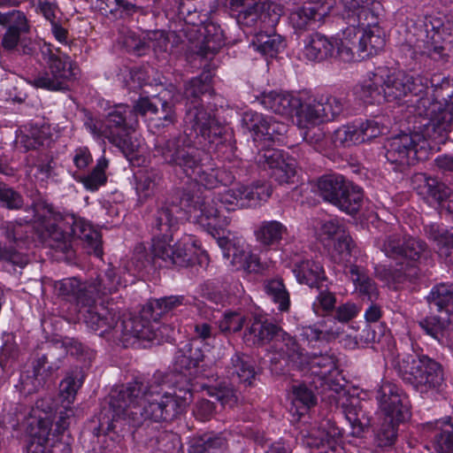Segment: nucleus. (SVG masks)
<instances>
[{
	"label": "nucleus",
	"instance_id": "1",
	"mask_svg": "<svg viewBox=\"0 0 453 453\" xmlns=\"http://www.w3.org/2000/svg\"><path fill=\"white\" fill-rule=\"evenodd\" d=\"M192 398L187 384L166 388L162 373H155L148 381L135 380L111 395L110 408L113 419H128L134 426L144 422H171L186 409Z\"/></svg>",
	"mask_w": 453,
	"mask_h": 453
},
{
	"label": "nucleus",
	"instance_id": "2",
	"mask_svg": "<svg viewBox=\"0 0 453 453\" xmlns=\"http://www.w3.org/2000/svg\"><path fill=\"white\" fill-rule=\"evenodd\" d=\"M178 197L161 202L157 205L154 215L152 227L155 231L152 239L150 254L146 253L145 247L142 244L134 249V258L144 267L150 262L158 266H188L190 265L199 247L197 239L193 235H184L174 244L173 242V230L177 226L186 206L188 203L189 196H184L180 198L179 204Z\"/></svg>",
	"mask_w": 453,
	"mask_h": 453
},
{
	"label": "nucleus",
	"instance_id": "3",
	"mask_svg": "<svg viewBox=\"0 0 453 453\" xmlns=\"http://www.w3.org/2000/svg\"><path fill=\"white\" fill-rule=\"evenodd\" d=\"M428 80L403 72L385 73L383 97L388 102L400 101L414 108L415 115L425 120V125L442 132L453 120V95L443 102L427 96Z\"/></svg>",
	"mask_w": 453,
	"mask_h": 453
},
{
	"label": "nucleus",
	"instance_id": "4",
	"mask_svg": "<svg viewBox=\"0 0 453 453\" xmlns=\"http://www.w3.org/2000/svg\"><path fill=\"white\" fill-rule=\"evenodd\" d=\"M196 140L194 136L177 135L157 143L154 155L206 188L231 183L234 175L226 174L213 164L203 163L208 157L195 148Z\"/></svg>",
	"mask_w": 453,
	"mask_h": 453
},
{
	"label": "nucleus",
	"instance_id": "5",
	"mask_svg": "<svg viewBox=\"0 0 453 453\" xmlns=\"http://www.w3.org/2000/svg\"><path fill=\"white\" fill-rule=\"evenodd\" d=\"M211 79L210 73H203L200 77L190 80L184 91L187 111L182 135L194 136L200 144L214 143L225 132V127L202 104L201 96L211 90Z\"/></svg>",
	"mask_w": 453,
	"mask_h": 453
},
{
	"label": "nucleus",
	"instance_id": "6",
	"mask_svg": "<svg viewBox=\"0 0 453 453\" xmlns=\"http://www.w3.org/2000/svg\"><path fill=\"white\" fill-rule=\"evenodd\" d=\"M138 123L131 106L119 104L110 107L102 121L88 118L84 125L94 136L107 139L127 157L138 149V143L130 135Z\"/></svg>",
	"mask_w": 453,
	"mask_h": 453
},
{
	"label": "nucleus",
	"instance_id": "7",
	"mask_svg": "<svg viewBox=\"0 0 453 453\" xmlns=\"http://www.w3.org/2000/svg\"><path fill=\"white\" fill-rule=\"evenodd\" d=\"M418 128H422V133L418 131L409 134L402 133L388 138L385 142V157L390 164L395 165V170H401L426 158L429 148L427 139H442L446 131L439 132L432 127H428L423 119L420 121Z\"/></svg>",
	"mask_w": 453,
	"mask_h": 453
},
{
	"label": "nucleus",
	"instance_id": "8",
	"mask_svg": "<svg viewBox=\"0 0 453 453\" xmlns=\"http://www.w3.org/2000/svg\"><path fill=\"white\" fill-rule=\"evenodd\" d=\"M375 244L387 257L401 266L397 270L400 273L396 276L398 281L402 276L412 279L418 275V263L426 250V244L422 240L395 232L379 237Z\"/></svg>",
	"mask_w": 453,
	"mask_h": 453
},
{
	"label": "nucleus",
	"instance_id": "9",
	"mask_svg": "<svg viewBox=\"0 0 453 453\" xmlns=\"http://www.w3.org/2000/svg\"><path fill=\"white\" fill-rule=\"evenodd\" d=\"M119 313L115 308L108 306L107 314L102 318V325L94 331L101 336L120 342L125 348L135 340L158 342V328H155L148 319L142 317L120 319Z\"/></svg>",
	"mask_w": 453,
	"mask_h": 453
},
{
	"label": "nucleus",
	"instance_id": "10",
	"mask_svg": "<svg viewBox=\"0 0 453 453\" xmlns=\"http://www.w3.org/2000/svg\"><path fill=\"white\" fill-rule=\"evenodd\" d=\"M395 368L404 381L422 395L439 390L444 380L441 364L426 355L398 356Z\"/></svg>",
	"mask_w": 453,
	"mask_h": 453
},
{
	"label": "nucleus",
	"instance_id": "11",
	"mask_svg": "<svg viewBox=\"0 0 453 453\" xmlns=\"http://www.w3.org/2000/svg\"><path fill=\"white\" fill-rule=\"evenodd\" d=\"M54 290L58 296L74 300L80 306L84 322L92 330H97L102 325V318L108 312V305L101 303L95 305V296L78 278H65L54 282Z\"/></svg>",
	"mask_w": 453,
	"mask_h": 453
},
{
	"label": "nucleus",
	"instance_id": "12",
	"mask_svg": "<svg viewBox=\"0 0 453 453\" xmlns=\"http://www.w3.org/2000/svg\"><path fill=\"white\" fill-rule=\"evenodd\" d=\"M320 196L348 214L358 211L363 202L362 189L340 174H327L319 179Z\"/></svg>",
	"mask_w": 453,
	"mask_h": 453
},
{
	"label": "nucleus",
	"instance_id": "13",
	"mask_svg": "<svg viewBox=\"0 0 453 453\" xmlns=\"http://www.w3.org/2000/svg\"><path fill=\"white\" fill-rule=\"evenodd\" d=\"M43 55H48L50 72H44L35 76L30 83L35 87L49 90H64L68 88V82L75 80L79 68L65 54L57 50L56 52L48 46L42 50Z\"/></svg>",
	"mask_w": 453,
	"mask_h": 453
},
{
	"label": "nucleus",
	"instance_id": "14",
	"mask_svg": "<svg viewBox=\"0 0 453 453\" xmlns=\"http://www.w3.org/2000/svg\"><path fill=\"white\" fill-rule=\"evenodd\" d=\"M415 42L413 44L415 52L427 55L436 61H444L448 58V52L444 45L443 20L436 15H426L416 26Z\"/></svg>",
	"mask_w": 453,
	"mask_h": 453
},
{
	"label": "nucleus",
	"instance_id": "15",
	"mask_svg": "<svg viewBox=\"0 0 453 453\" xmlns=\"http://www.w3.org/2000/svg\"><path fill=\"white\" fill-rule=\"evenodd\" d=\"M242 124L251 134L257 148L272 146L280 142L287 132V126L256 111H245L242 117Z\"/></svg>",
	"mask_w": 453,
	"mask_h": 453
},
{
	"label": "nucleus",
	"instance_id": "16",
	"mask_svg": "<svg viewBox=\"0 0 453 453\" xmlns=\"http://www.w3.org/2000/svg\"><path fill=\"white\" fill-rule=\"evenodd\" d=\"M237 12L239 23L251 27L257 21L265 27H274L280 20L283 9L280 4L272 1L229 0Z\"/></svg>",
	"mask_w": 453,
	"mask_h": 453
},
{
	"label": "nucleus",
	"instance_id": "17",
	"mask_svg": "<svg viewBox=\"0 0 453 453\" xmlns=\"http://www.w3.org/2000/svg\"><path fill=\"white\" fill-rule=\"evenodd\" d=\"M186 211L193 214L196 222L214 237L230 222L214 196L197 197L193 204L188 203Z\"/></svg>",
	"mask_w": 453,
	"mask_h": 453
},
{
	"label": "nucleus",
	"instance_id": "18",
	"mask_svg": "<svg viewBox=\"0 0 453 453\" xmlns=\"http://www.w3.org/2000/svg\"><path fill=\"white\" fill-rule=\"evenodd\" d=\"M31 413L29 406H20L16 411L15 415L17 423L13 424L14 429L30 426V440L27 444L28 453H48L52 441V434H50L51 424L45 419H36L30 417L32 419L28 421L27 417Z\"/></svg>",
	"mask_w": 453,
	"mask_h": 453
},
{
	"label": "nucleus",
	"instance_id": "19",
	"mask_svg": "<svg viewBox=\"0 0 453 453\" xmlns=\"http://www.w3.org/2000/svg\"><path fill=\"white\" fill-rule=\"evenodd\" d=\"M332 0H318L309 2L303 6L293 9L288 16V21L296 34L315 29L324 23L326 17L333 9Z\"/></svg>",
	"mask_w": 453,
	"mask_h": 453
},
{
	"label": "nucleus",
	"instance_id": "20",
	"mask_svg": "<svg viewBox=\"0 0 453 453\" xmlns=\"http://www.w3.org/2000/svg\"><path fill=\"white\" fill-rule=\"evenodd\" d=\"M216 242L222 250L223 257L228 259L236 270L258 273L263 269L259 258L249 250L243 240L219 237Z\"/></svg>",
	"mask_w": 453,
	"mask_h": 453
},
{
	"label": "nucleus",
	"instance_id": "21",
	"mask_svg": "<svg viewBox=\"0 0 453 453\" xmlns=\"http://www.w3.org/2000/svg\"><path fill=\"white\" fill-rule=\"evenodd\" d=\"M203 359V354L199 348H194L191 343H186L182 348L179 349L174 356L173 371L176 380L180 386L184 387L187 384L192 390L191 381L198 375V365Z\"/></svg>",
	"mask_w": 453,
	"mask_h": 453
},
{
	"label": "nucleus",
	"instance_id": "22",
	"mask_svg": "<svg viewBox=\"0 0 453 453\" xmlns=\"http://www.w3.org/2000/svg\"><path fill=\"white\" fill-rule=\"evenodd\" d=\"M376 399L384 415L393 416L396 420L410 417L407 397L395 384L382 381L376 391Z\"/></svg>",
	"mask_w": 453,
	"mask_h": 453
},
{
	"label": "nucleus",
	"instance_id": "23",
	"mask_svg": "<svg viewBox=\"0 0 453 453\" xmlns=\"http://www.w3.org/2000/svg\"><path fill=\"white\" fill-rule=\"evenodd\" d=\"M413 182L418 184L416 188L418 194L429 203H435L441 209L453 213V187L447 186L426 173L416 174Z\"/></svg>",
	"mask_w": 453,
	"mask_h": 453
},
{
	"label": "nucleus",
	"instance_id": "24",
	"mask_svg": "<svg viewBox=\"0 0 453 453\" xmlns=\"http://www.w3.org/2000/svg\"><path fill=\"white\" fill-rule=\"evenodd\" d=\"M0 25L6 27L2 37L1 46L6 51L17 50L20 37L28 34L30 30L27 16L19 10L0 12Z\"/></svg>",
	"mask_w": 453,
	"mask_h": 453
},
{
	"label": "nucleus",
	"instance_id": "25",
	"mask_svg": "<svg viewBox=\"0 0 453 453\" xmlns=\"http://www.w3.org/2000/svg\"><path fill=\"white\" fill-rule=\"evenodd\" d=\"M61 222L70 229L72 241L73 238L80 239L87 243L88 253H93L97 257L103 256L101 235L90 222L74 214L61 216Z\"/></svg>",
	"mask_w": 453,
	"mask_h": 453
},
{
	"label": "nucleus",
	"instance_id": "26",
	"mask_svg": "<svg viewBox=\"0 0 453 453\" xmlns=\"http://www.w3.org/2000/svg\"><path fill=\"white\" fill-rule=\"evenodd\" d=\"M337 404L341 405L342 412L349 421L351 428L350 434L355 437H361L370 426V416L363 409L360 401L355 397H348L345 390L335 392Z\"/></svg>",
	"mask_w": 453,
	"mask_h": 453
},
{
	"label": "nucleus",
	"instance_id": "27",
	"mask_svg": "<svg viewBox=\"0 0 453 453\" xmlns=\"http://www.w3.org/2000/svg\"><path fill=\"white\" fill-rule=\"evenodd\" d=\"M187 29H180L179 32L165 30H150L146 32L148 50L152 49L156 54L169 52L173 48L185 43V40L192 42L193 36L188 34Z\"/></svg>",
	"mask_w": 453,
	"mask_h": 453
},
{
	"label": "nucleus",
	"instance_id": "28",
	"mask_svg": "<svg viewBox=\"0 0 453 453\" xmlns=\"http://www.w3.org/2000/svg\"><path fill=\"white\" fill-rule=\"evenodd\" d=\"M292 272L300 284L320 288L326 280L322 265L312 259L296 256L292 260Z\"/></svg>",
	"mask_w": 453,
	"mask_h": 453
},
{
	"label": "nucleus",
	"instance_id": "29",
	"mask_svg": "<svg viewBox=\"0 0 453 453\" xmlns=\"http://www.w3.org/2000/svg\"><path fill=\"white\" fill-rule=\"evenodd\" d=\"M422 431L434 441L438 453H453V424L450 418L427 422L423 425Z\"/></svg>",
	"mask_w": 453,
	"mask_h": 453
},
{
	"label": "nucleus",
	"instance_id": "30",
	"mask_svg": "<svg viewBox=\"0 0 453 453\" xmlns=\"http://www.w3.org/2000/svg\"><path fill=\"white\" fill-rule=\"evenodd\" d=\"M342 437V430L329 419H324L317 430H313L307 441L311 447L327 446L328 450L325 453H343L342 447L338 443Z\"/></svg>",
	"mask_w": 453,
	"mask_h": 453
},
{
	"label": "nucleus",
	"instance_id": "31",
	"mask_svg": "<svg viewBox=\"0 0 453 453\" xmlns=\"http://www.w3.org/2000/svg\"><path fill=\"white\" fill-rule=\"evenodd\" d=\"M372 0H342V17L348 24L374 25L379 23L378 15L373 7H371Z\"/></svg>",
	"mask_w": 453,
	"mask_h": 453
},
{
	"label": "nucleus",
	"instance_id": "32",
	"mask_svg": "<svg viewBox=\"0 0 453 453\" xmlns=\"http://www.w3.org/2000/svg\"><path fill=\"white\" fill-rule=\"evenodd\" d=\"M334 37L313 33L303 41V54L310 61L321 62L334 56Z\"/></svg>",
	"mask_w": 453,
	"mask_h": 453
},
{
	"label": "nucleus",
	"instance_id": "33",
	"mask_svg": "<svg viewBox=\"0 0 453 453\" xmlns=\"http://www.w3.org/2000/svg\"><path fill=\"white\" fill-rule=\"evenodd\" d=\"M259 103L274 113L289 116L301 104V98L281 91L264 92L257 97Z\"/></svg>",
	"mask_w": 453,
	"mask_h": 453
},
{
	"label": "nucleus",
	"instance_id": "34",
	"mask_svg": "<svg viewBox=\"0 0 453 453\" xmlns=\"http://www.w3.org/2000/svg\"><path fill=\"white\" fill-rule=\"evenodd\" d=\"M87 286L95 296V305H100L101 303H96V298L112 295L118 292L125 284L117 269L109 266L100 272L95 279L87 280Z\"/></svg>",
	"mask_w": 453,
	"mask_h": 453
},
{
	"label": "nucleus",
	"instance_id": "35",
	"mask_svg": "<svg viewBox=\"0 0 453 453\" xmlns=\"http://www.w3.org/2000/svg\"><path fill=\"white\" fill-rule=\"evenodd\" d=\"M50 142V128L47 126L28 124L22 126L16 134L15 143L24 151L38 150Z\"/></svg>",
	"mask_w": 453,
	"mask_h": 453
},
{
	"label": "nucleus",
	"instance_id": "36",
	"mask_svg": "<svg viewBox=\"0 0 453 453\" xmlns=\"http://www.w3.org/2000/svg\"><path fill=\"white\" fill-rule=\"evenodd\" d=\"M281 328L267 319L254 318L244 333V342L249 345H264L278 339Z\"/></svg>",
	"mask_w": 453,
	"mask_h": 453
},
{
	"label": "nucleus",
	"instance_id": "37",
	"mask_svg": "<svg viewBox=\"0 0 453 453\" xmlns=\"http://www.w3.org/2000/svg\"><path fill=\"white\" fill-rule=\"evenodd\" d=\"M61 216L56 217V223L47 225L42 235L44 242L50 249L71 257L73 254L71 234L65 232L67 226L62 224Z\"/></svg>",
	"mask_w": 453,
	"mask_h": 453
},
{
	"label": "nucleus",
	"instance_id": "38",
	"mask_svg": "<svg viewBox=\"0 0 453 453\" xmlns=\"http://www.w3.org/2000/svg\"><path fill=\"white\" fill-rule=\"evenodd\" d=\"M273 349L282 358L288 359L298 367H303L307 360V352L298 344L296 340L282 329L278 339L273 342Z\"/></svg>",
	"mask_w": 453,
	"mask_h": 453
},
{
	"label": "nucleus",
	"instance_id": "39",
	"mask_svg": "<svg viewBox=\"0 0 453 453\" xmlns=\"http://www.w3.org/2000/svg\"><path fill=\"white\" fill-rule=\"evenodd\" d=\"M385 73V69L380 68L376 73H368L367 77L355 87L356 96L366 104L380 101L384 88Z\"/></svg>",
	"mask_w": 453,
	"mask_h": 453
},
{
	"label": "nucleus",
	"instance_id": "40",
	"mask_svg": "<svg viewBox=\"0 0 453 453\" xmlns=\"http://www.w3.org/2000/svg\"><path fill=\"white\" fill-rule=\"evenodd\" d=\"M226 376L233 383L251 384L256 372L253 361L245 354L235 353L226 368Z\"/></svg>",
	"mask_w": 453,
	"mask_h": 453
},
{
	"label": "nucleus",
	"instance_id": "41",
	"mask_svg": "<svg viewBox=\"0 0 453 453\" xmlns=\"http://www.w3.org/2000/svg\"><path fill=\"white\" fill-rule=\"evenodd\" d=\"M47 357L42 356L36 360V364L31 370H27L20 374L19 382L15 387L24 395L37 392L43 387L46 381L44 365Z\"/></svg>",
	"mask_w": 453,
	"mask_h": 453
},
{
	"label": "nucleus",
	"instance_id": "42",
	"mask_svg": "<svg viewBox=\"0 0 453 453\" xmlns=\"http://www.w3.org/2000/svg\"><path fill=\"white\" fill-rule=\"evenodd\" d=\"M385 35L383 30L374 25H362V35L359 39V47L362 57L367 58L377 55L385 46Z\"/></svg>",
	"mask_w": 453,
	"mask_h": 453
},
{
	"label": "nucleus",
	"instance_id": "43",
	"mask_svg": "<svg viewBox=\"0 0 453 453\" xmlns=\"http://www.w3.org/2000/svg\"><path fill=\"white\" fill-rule=\"evenodd\" d=\"M346 274L355 286V290L363 298L375 302L379 297V289L375 281L370 278L365 271L357 265H350Z\"/></svg>",
	"mask_w": 453,
	"mask_h": 453
},
{
	"label": "nucleus",
	"instance_id": "44",
	"mask_svg": "<svg viewBox=\"0 0 453 453\" xmlns=\"http://www.w3.org/2000/svg\"><path fill=\"white\" fill-rule=\"evenodd\" d=\"M296 111L298 122L303 127L309 125L314 127L326 121L319 95L309 96L304 101L301 99V104Z\"/></svg>",
	"mask_w": 453,
	"mask_h": 453
},
{
	"label": "nucleus",
	"instance_id": "45",
	"mask_svg": "<svg viewBox=\"0 0 453 453\" xmlns=\"http://www.w3.org/2000/svg\"><path fill=\"white\" fill-rule=\"evenodd\" d=\"M264 289L280 312L289 311L291 305L290 295L281 278L276 277L265 280Z\"/></svg>",
	"mask_w": 453,
	"mask_h": 453
},
{
	"label": "nucleus",
	"instance_id": "46",
	"mask_svg": "<svg viewBox=\"0 0 453 453\" xmlns=\"http://www.w3.org/2000/svg\"><path fill=\"white\" fill-rule=\"evenodd\" d=\"M336 357L333 353L309 354L304 366H309L313 374L325 380L337 368Z\"/></svg>",
	"mask_w": 453,
	"mask_h": 453
},
{
	"label": "nucleus",
	"instance_id": "47",
	"mask_svg": "<svg viewBox=\"0 0 453 453\" xmlns=\"http://www.w3.org/2000/svg\"><path fill=\"white\" fill-rule=\"evenodd\" d=\"M287 232V226L280 221H263L256 232V237L261 244L271 246L279 243Z\"/></svg>",
	"mask_w": 453,
	"mask_h": 453
},
{
	"label": "nucleus",
	"instance_id": "48",
	"mask_svg": "<svg viewBox=\"0 0 453 453\" xmlns=\"http://www.w3.org/2000/svg\"><path fill=\"white\" fill-rule=\"evenodd\" d=\"M431 309L435 308L441 313L449 314V306L453 303V285L440 283L435 285L427 296Z\"/></svg>",
	"mask_w": 453,
	"mask_h": 453
},
{
	"label": "nucleus",
	"instance_id": "49",
	"mask_svg": "<svg viewBox=\"0 0 453 453\" xmlns=\"http://www.w3.org/2000/svg\"><path fill=\"white\" fill-rule=\"evenodd\" d=\"M108 159L103 156L97 159L95 167L89 173L81 175L77 177L76 180L81 182L87 190L95 192L106 183L107 176L105 174V171L108 168Z\"/></svg>",
	"mask_w": 453,
	"mask_h": 453
},
{
	"label": "nucleus",
	"instance_id": "50",
	"mask_svg": "<svg viewBox=\"0 0 453 453\" xmlns=\"http://www.w3.org/2000/svg\"><path fill=\"white\" fill-rule=\"evenodd\" d=\"M185 304H187V300L183 296H170L150 300L148 308L151 311V319L157 320L162 316L167 315Z\"/></svg>",
	"mask_w": 453,
	"mask_h": 453
},
{
	"label": "nucleus",
	"instance_id": "51",
	"mask_svg": "<svg viewBox=\"0 0 453 453\" xmlns=\"http://www.w3.org/2000/svg\"><path fill=\"white\" fill-rule=\"evenodd\" d=\"M251 46L262 55L273 58L285 48V42L280 35L260 33L256 36Z\"/></svg>",
	"mask_w": 453,
	"mask_h": 453
},
{
	"label": "nucleus",
	"instance_id": "52",
	"mask_svg": "<svg viewBox=\"0 0 453 453\" xmlns=\"http://www.w3.org/2000/svg\"><path fill=\"white\" fill-rule=\"evenodd\" d=\"M430 234L438 248V254L446 264L453 265V228L450 230L439 229L434 226H431Z\"/></svg>",
	"mask_w": 453,
	"mask_h": 453
},
{
	"label": "nucleus",
	"instance_id": "53",
	"mask_svg": "<svg viewBox=\"0 0 453 453\" xmlns=\"http://www.w3.org/2000/svg\"><path fill=\"white\" fill-rule=\"evenodd\" d=\"M239 187L245 207L257 206L260 202L266 201L273 192L271 186L265 182Z\"/></svg>",
	"mask_w": 453,
	"mask_h": 453
},
{
	"label": "nucleus",
	"instance_id": "54",
	"mask_svg": "<svg viewBox=\"0 0 453 453\" xmlns=\"http://www.w3.org/2000/svg\"><path fill=\"white\" fill-rule=\"evenodd\" d=\"M403 421L385 415L375 434L376 444L380 448L392 446L397 438L398 425Z\"/></svg>",
	"mask_w": 453,
	"mask_h": 453
},
{
	"label": "nucleus",
	"instance_id": "55",
	"mask_svg": "<svg viewBox=\"0 0 453 453\" xmlns=\"http://www.w3.org/2000/svg\"><path fill=\"white\" fill-rule=\"evenodd\" d=\"M82 378L81 371L79 369L67 373L66 377L60 383L59 396L61 398V404L71 406L75 399L78 389L82 385Z\"/></svg>",
	"mask_w": 453,
	"mask_h": 453
},
{
	"label": "nucleus",
	"instance_id": "56",
	"mask_svg": "<svg viewBox=\"0 0 453 453\" xmlns=\"http://www.w3.org/2000/svg\"><path fill=\"white\" fill-rule=\"evenodd\" d=\"M319 98L326 121L336 119L347 109V102L344 98L329 94H321Z\"/></svg>",
	"mask_w": 453,
	"mask_h": 453
},
{
	"label": "nucleus",
	"instance_id": "57",
	"mask_svg": "<svg viewBox=\"0 0 453 453\" xmlns=\"http://www.w3.org/2000/svg\"><path fill=\"white\" fill-rule=\"evenodd\" d=\"M335 147H350L362 143L357 125H343L334 131L331 136Z\"/></svg>",
	"mask_w": 453,
	"mask_h": 453
},
{
	"label": "nucleus",
	"instance_id": "58",
	"mask_svg": "<svg viewBox=\"0 0 453 453\" xmlns=\"http://www.w3.org/2000/svg\"><path fill=\"white\" fill-rule=\"evenodd\" d=\"M27 227L20 220H13L4 222L0 228L3 231V235L10 243H13L16 247H21L27 238Z\"/></svg>",
	"mask_w": 453,
	"mask_h": 453
},
{
	"label": "nucleus",
	"instance_id": "59",
	"mask_svg": "<svg viewBox=\"0 0 453 453\" xmlns=\"http://www.w3.org/2000/svg\"><path fill=\"white\" fill-rule=\"evenodd\" d=\"M452 324L450 316L447 312L441 313L439 316L427 317L418 322L419 326L426 334L434 339H438L442 330Z\"/></svg>",
	"mask_w": 453,
	"mask_h": 453
},
{
	"label": "nucleus",
	"instance_id": "60",
	"mask_svg": "<svg viewBox=\"0 0 453 453\" xmlns=\"http://www.w3.org/2000/svg\"><path fill=\"white\" fill-rule=\"evenodd\" d=\"M159 180L160 175L155 170L140 173L136 176V191L140 197L146 199L152 196Z\"/></svg>",
	"mask_w": 453,
	"mask_h": 453
},
{
	"label": "nucleus",
	"instance_id": "61",
	"mask_svg": "<svg viewBox=\"0 0 453 453\" xmlns=\"http://www.w3.org/2000/svg\"><path fill=\"white\" fill-rule=\"evenodd\" d=\"M257 150L258 153L255 158L256 161L259 165L264 168L268 167L272 172L288 158L282 150L271 148V146L259 147Z\"/></svg>",
	"mask_w": 453,
	"mask_h": 453
},
{
	"label": "nucleus",
	"instance_id": "62",
	"mask_svg": "<svg viewBox=\"0 0 453 453\" xmlns=\"http://www.w3.org/2000/svg\"><path fill=\"white\" fill-rule=\"evenodd\" d=\"M214 197H216L217 202L219 203V205L221 207L223 211L224 210L226 211H231L239 208L245 207L239 186L231 189H227L222 194L214 196Z\"/></svg>",
	"mask_w": 453,
	"mask_h": 453
},
{
	"label": "nucleus",
	"instance_id": "63",
	"mask_svg": "<svg viewBox=\"0 0 453 453\" xmlns=\"http://www.w3.org/2000/svg\"><path fill=\"white\" fill-rule=\"evenodd\" d=\"M335 303L336 296L334 293L320 288L311 307L315 314L326 316L334 311Z\"/></svg>",
	"mask_w": 453,
	"mask_h": 453
},
{
	"label": "nucleus",
	"instance_id": "64",
	"mask_svg": "<svg viewBox=\"0 0 453 453\" xmlns=\"http://www.w3.org/2000/svg\"><path fill=\"white\" fill-rule=\"evenodd\" d=\"M335 48L334 58H338L340 61L344 63H352L364 60L362 57L361 49L358 46L349 44L334 37Z\"/></svg>",
	"mask_w": 453,
	"mask_h": 453
}]
</instances>
